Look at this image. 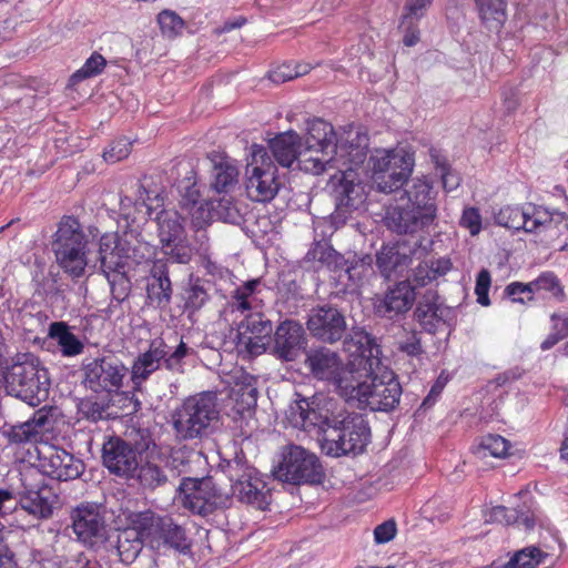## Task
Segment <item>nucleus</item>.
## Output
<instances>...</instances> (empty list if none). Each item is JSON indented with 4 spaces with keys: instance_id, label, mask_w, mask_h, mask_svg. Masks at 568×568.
<instances>
[{
    "instance_id": "1",
    "label": "nucleus",
    "mask_w": 568,
    "mask_h": 568,
    "mask_svg": "<svg viewBox=\"0 0 568 568\" xmlns=\"http://www.w3.org/2000/svg\"><path fill=\"white\" fill-rule=\"evenodd\" d=\"M345 351L352 359L343 363L338 376L331 383L346 400L362 403L368 381L376 368H381V349L375 339L364 329H353L344 341Z\"/></svg>"
},
{
    "instance_id": "2",
    "label": "nucleus",
    "mask_w": 568,
    "mask_h": 568,
    "mask_svg": "<svg viewBox=\"0 0 568 568\" xmlns=\"http://www.w3.org/2000/svg\"><path fill=\"white\" fill-rule=\"evenodd\" d=\"M3 378L8 394L30 406L40 405L49 396L48 369L32 353L16 354L10 363H7Z\"/></svg>"
},
{
    "instance_id": "3",
    "label": "nucleus",
    "mask_w": 568,
    "mask_h": 568,
    "mask_svg": "<svg viewBox=\"0 0 568 568\" xmlns=\"http://www.w3.org/2000/svg\"><path fill=\"white\" fill-rule=\"evenodd\" d=\"M219 419L217 395L214 392H202L186 397L171 416L176 437L184 440L207 436Z\"/></svg>"
},
{
    "instance_id": "4",
    "label": "nucleus",
    "mask_w": 568,
    "mask_h": 568,
    "mask_svg": "<svg viewBox=\"0 0 568 568\" xmlns=\"http://www.w3.org/2000/svg\"><path fill=\"white\" fill-rule=\"evenodd\" d=\"M344 415V405L324 394L301 398L290 405L287 420L295 428L325 435L336 425V419Z\"/></svg>"
},
{
    "instance_id": "5",
    "label": "nucleus",
    "mask_w": 568,
    "mask_h": 568,
    "mask_svg": "<svg viewBox=\"0 0 568 568\" xmlns=\"http://www.w3.org/2000/svg\"><path fill=\"white\" fill-rule=\"evenodd\" d=\"M87 244L79 221L72 216H64L55 232L53 252L58 265L73 278L81 277L85 267L90 266Z\"/></svg>"
},
{
    "instance_id": "6",
    "label": "nucleus",
    "mask_w": 568,
    "mask_h": 568,
    "mask_svg": "<svg viewBox=\"0 0 568 568\" xmlns=\"http://www.w3.org/2000/svg\"><path fill=\"white\" fill-rule=\"evenodd\" d=\"M369 435V427L363 416L348 414L344 408V415L336 419V425L322 436L321 446L325 454L332 457L357 455L368 444Z\"/></svg>"
},
{
    "instance_id": "7",
    "label": "nucleus",
    "mask_w": 568,
    "mask_h": 568,
    "mask_svg": "<svg viewBox=\"0 0 568 568\" xmlns=\"http://www.w3.org/2000/svg\"><path fill=\"white\" fill-rule=\"evenodd\" d=\"M372 181L383 193H392L400 189L414 168L413 154L404 149L376 150L368 161Z\"/></svg>"
},
{
    "instance_id": "8",
    "label": "nucleus",
    "mask_w": 568,
    "mask_h": 568,
    "mask_svg": "<svg viewBox=\"0 0 568 568\" xmlns=\"http://www.w3.org/2000/svg\"><path fill=\"white\" fill-rule=\"evenodd\" d=\"M245 175V189L251 200L267 202L277 194L280 190L277 166L264 146L253 145L252 159L246 165Z\"/></svg>"
},
{
    "instance_id": "9",
    "label": "nucleus",
    "mask_w": 568,
    "mask_h": 568,
    "mask_svg": "<svg viewBox=\"0 0 568 568\" xmlns=\"http://www.w3.org/2000/svg\"><path fill=\"white\" fill-rule=\"evenodd\" d=\"M323 467L317 456L298 445H288L274 469L276 479L293 485L317 484L323 478Z\"/></svg>"
},
{
    "instance_id": "10",
    "label": "nucleus",
    "mask_w": 568,
    "mask_h": 568,
    "mask_svg": "<svg viewBox=\"0 0 568 568\" xmlns=\"http://www.w3.org/2000/svg\"><path fill=\"white\" fill-rule=\"evenodd\" d=\"M135 525L152 548L168 546L181 552L190 549L184 528L170 517H160L152 511H141L135 514Z\"/></svg>"
},
{
    "instance_id": "11",
    "label": "nucleus",
    "mask_w": 568,
    "mask_h": 568,
    "mask_svg": "<svg viewBox=\"0 0 568 568\" xmlns=\"http://www.w3.org/2000/svg\"><path fill=\"white\" fill-rule=\"evenodd\" d=\"M21 489L18 491L21 509L37 519H48L52 516L58 496L44 483L38 470L30 469L21 473Z\"/></svg>"
},
{
    "instance_id": "12",
    "label": "nucleus",
    "mask_w": 568,
    "mask_h": 568,
    "mask_svg": "<svg viewBox=\"0 0 568 568\" xmlns=\"http://www.w3.org/2000/svg\"><path fill=\"white\" fill-rule=\"evenodd\" d=\"M84 384L95 393L118 392L123 386L128 368L113 355L94 358L84 365Z\"/></svg>"
},
{
    "instance_id": "13",
    "label": "nucleus",
    "mask_w": 568,
    "mask_h": 568,
    "mask_svg": "<svg viewBox=\"0 0 568 568\" xmlns=\"http://www.w3.org/2000/svg\"><path fill=\"white\" fill-rule=\"evenodd\" d=\"M39 469L57 480H73L84 471V464L63 448L42 444L37 447Z\"/></svg>"
},
{
    "instance_id": "14",
    "label": "nucleus",
    "mask_w": 568,
    "mask_h": 568,
    "mask_svg": "<svg viewBox=\"0 0 568 568\" xmlns=\"http://www.w3.org/2000/svg\"><path fill=\"white\" fill-rule=\"evenodd\" d=\"M402 387L394 373L381 361V368L372 374L368 381V389L365 390L362 403L373 410H390L398 403Z\"/></svg>"
},
{
    "instance_id": "15",
    "label": "nucleus",
    "mask_w": 568,
    "mask_h": 568,
    "mask_svg": "<svg viewBox=\"0 0 568 568\" xmlns=\"http://www.w3.org/2000/svg\"><path fill=\"white\" fill-rule=\"evenodd\" d=\"M229 470L232 479L236 477L232 485L233 496L242 503L264 510L270 504V489L266 484L253 469H243V465L237 460L229 465Z\"/></svg>"
},
{
    "instance_id": "16",
    "label": "nucleus",
    "mask_w": 568,
    "mask_h": 568,
    "mask_svg": "<svg viewBox=\"0 0 568 568\" xmlns=\"http://www.w3.org/2000/svg\"><path fill=\"white\" fill-rule=\"evenodd\" d=\"M368 135L358 130L345 131L332 148L335 169L354 173V168L363 164L367 158Z\"/></svg>"
},
{
    "instance_id": "17",
    "label": "nucleus",
    "mask_w": 568,
    "mask_h": 568,
    "mask_svg": "<svg viewBox=\"0 0 568 568\" xmlns=\"http://www.w3.org/2000/svg\"><path fill=\"white\" fill-rule=\"evenodd\" d=\"M495 220L504 227L530 233L550 223L552 214L546 207L530 203L524 206L506 205L495 215Z\"/></svg>"
},
{
    "instance_id": "18",
    "label": "nucleus",
    "mask_w": 568,
    "mask_h": 568,
    "mask_svg": "<svg viewBox=\"0 0 568 568\" xmlns=\"http://www.w3.org/2000/svg\"><path fill=\"white\" fill-rule=\"evenodd\" d=\"M180 494L183 506L202 516L213 513L220 501L210 478L184 477L180 485Z\"/></svg>"
},
{
    "instance_id": "19",
    "label": "nucleus",
    "mask_w": 568,
    "mask_h": 568,
    "mask_svg": "<svg viewBox=\"0 0 568 568\" xmlns=\"http://www.w3.org/2000/svg\"><path fill=\"white\" fill-rule=\"evenodd\" d=\"M72 528L78 539L95 545L106 538V524L100 508L95 505H81L72 514Z\"/></svg>"
},
{
    "instance_id": "20",
    "label": "nucleus",
    "mask_w": 568,
    "mask_h": 568,
    "mask_svg": "<svg viewBox=\"0 0 568 568\" xmlns=\"http://www.w3.org/2000/svg\"><path fill=\"white\" fill-rule=\"evenodd\" d=\"M98 253L100 270L106 277L111 273H125V266L131 257V247L128 241L114 233L104 234L100 237Z\"/></svg>"
},
{
    "instance_id": "21",
    "label": "nucleus",
    "mask_w": 568,
    "mask_h": 568,
    "mask_svg": "<svg viewBox=\"0 0 568 568\" xmlns=\"http://www.w3.org/2000/svg\"><path fill=\"white\" fill-rule=\"evenodd\" d=\"M311 334L326 343L339 341L346 329L343 314L335 307L323 306L313 310L307 321Z\"/></svg>"
},
{
    "instance_id": "22",
    "label": "nucleus",
    "mask_w": 568,
    "mask_h": 568,
    "mask_svg": "<svg viewBox=\"0 0 568 568\" xmlns=\"http://www.w3.org/2000/svg\"><path fill=\"white\" fill-rule=\"evenodd\" d=\"M344 361L341 355L328 347L320 346L305 353L303 366L313 379L332 383L342 369Z\"/></svg>"
},
{
    "instance_id": "23",
    "label": "nucleus",
    "mask_w": 568,
    "mask_h": 568,
    "mask_svg": "<svg viewBox=\"0 0 568 568\" xmlns=\"http://www.w3.org/2000/svg\"><path fill=\"white\" fill-rule=\"evenodd\" d=\"M389 205L384 216L385 225L388 230L397 234H413L432 224L430 213H418L415 209L404 202Z\"/></svg>"
},
{
    "instance_id": "24",
    "label": "nucleus",
    "mask_w": 568,
    "mask_h": 568,
    "mask_svg": "<svg viewBox=\"0 0 568 568\" xmlns=\"http://www.w3.org/2000/svg\"><path fill=\"white\" fill-rule=\"evenodd\" d=\"M341 176H334L337 182L333 183V196L335 200L336 219L345 220L347 214L358 209L365 201L364 187L355 182V174L351 172H339Z\"/></svg>"
},
{
    "instance_id": "25",
    "label": "nucleus",
    "mask_w": 568,
    "mask_h": 568,
    "mask_svg": "<svg viewBox=\"0 0 568 568\" xmlns=\"http://www.w3.org/2000/svg\"><path fill=\"white\" fill-rule=\"evenodd\" d=\"M273 353L282 361H295L305 345V331L293 320L282 322L274 333Z\"/></svg>"
},
{
    "instance_id": "26",
    "label": "nucleus",
    "mask_w": 568,
    "mask_h": 568,
    "mask_svg": "<svg viewBox=\"0 0 568 568\" xmlns=\"http://www.w3.org/2000/svg\"><path fill=\"white\" fill-rule=\"evenodd\" d=\"M104 466L118 476L129 477L138 468L135 450L121 438H111L103 445Z\"/></svg>"
},
{
    "instance_id": "27",
    "label": "nucleus",
    "mask_w": 568,
    "mask_h": 568,
    "mask_svg": "<svg viewBox=\"0 0 568 568\" xmlns=\"http://www.w3.org/2000/svg\"><path fill=\"white\" fill-rule=\"evenodd\" d=\"M168 355V346L163 339H153L148 351L141 353L133 362L131 367V381L135 390L141 389V385L156 372L162 361Z\"/></svg>"
},
{
    "instance_id": "28",
    "label": "nucleus",
    "mask_w": 568,
    "mask_h": 568,
    "mask_svg": "<svg viewBox=\"0 0 568 568\" xmlns=\"http://www.w3.org/2000/svg\"><path fill=\"white\" fill-rule=\"evenodd\" d=\"M449 312L450 310L447 306L438 302L437 293L428 291L418 302L414 315L427 333L435 334L446 326Z\"/></svg>"
},
{
    "instance_id": "29",
    "label": "nucleus",
    "mask_w": 568,
    "mask_h": 568,
    "mask_svg": "<svg viewBox=\"0 0 568 568\" xmlns=\"http://www.w3.org/2000/svg\"><path fill=\"white\" fill-rule=\"evenodd\" d=\"M415 298L414 287L408 281H402L386 292L376 310L382 316L392 318L410 310Z\"/></svg>"
},
{
    "instance_id": "30",
    "label": "nucleus",
    "mask_w": 568,
    "mask_h": 568,
    "mask_svg": "<svg viewBox=\"0 0 568 568\" xmlns=\"http://www.w3.org/2000/svg\"><path fill=\"white\" fill-rule=\"evenodd\" d=\"M257 395L255 378L242 375L236 379L229 394L231 409L240 416L251 413L256 406Z\"/></svg>"
},
{
    "instance_id": "31",
    "label": "nucleus",
    "mask_w": 568,
    "mask_h": 568,
    "mask_svg": "<svg viewBox=\"0 0 568 568\" xmlns=\"http://www.w3.org/2000/svg\"><path fill=\"white\" fill-rule=\"evenodd\" d=\"M297 165L306 173L318 175L327 169H335L333 152L328 148L306 144V148L300 151Z\"/></svg>"
},
{
    "instance_id": "32",
    "label": "nucleus",
    "mask_w": 568,
    "mask_h": 568,
    "mask_svg": "<svg viewBox=\"0 0 568 568\" xmlns=\"http://www.w3.org/2000/svg\"><path fill=\"white\" fill-rule=\"evenodd\" d=\"M182 194L180 207L190 215L192 224L196 229H203L211 220V209L209 204L200 199V192L195 183L187 184Z\"/></svg>"
},
{
    "instance_id": "33",
    "label": "nucleus",
    "mask_w": 568,
    "mask_h": 568,
    "mask_svg": "<svg viewBox=\"0 0 568 568\" xmlns=\"http://www.w3.org/2000/svg\"><path fill=\"white\" fill-rule=\"evenodd\" d=\"M301 138L295 131L277 134L270 141V149L274 159L282 166L290 168L298 161Z\"/></svg>"
},
{
    "instance_id": "34",
    "label": "nucleus",
    "mask_w": 568,
    "mask_h": 568,
    "mask_svg": "<svg viewBox=\"0 0 568 568\" xmlns=\"http://www.w3.org/2000/svg\"><path fill=\"white\" fill-rule=\"evenodd\" d=\"M405 203L415 209L422 215L430 213V222L436 217V204L432 196V186L425 180H414L405 191Z\"/></svg>"
},
{
    "instance_id": "35",
    "label": "nucleus",
    "mask_w": 568,
    "mask_h": 568,
    "mask_svg": "<svg viewBox=\"0 0 568 568\" xmlns=\"http://www.w3.org/2000/svg\"><path fill=\"white\" fill-rule=\"evenodd\" d=\"M155 222L161 245L170 246L185 236L182 217L175 210H162L156 214Z\"/></svg>"
},
{
    "instance_id": "36",
    "label": "nucleus",
    "mask_w": 568,
    "mask_h": 568,
    "mask_svg": "<svg viewBox=\"0 0 568 568\" xmlns=\"http://www.w3.org/2000/svg\"><path fill=\"white\" fill-rule=\"evenodd\" d=\"M159 272L154 273L152 281L146 287L148 303L156 308L165 310L172 297V284L164 265L156 266Z\"/></svg>"
},
{
    "instance_id": "37",
    "label": "nucleus",
    "mask_w": 568,
    "mask_h": 568,
    "mask_svg": "<svg viewBox=\"0 0 568 568\" xmlns=\"http://www.w3.org/2000/svg\"><path fill=\"white\" fill-rule=\"evenodd\" d=\"M132 527L122 531L116 541V551L120 560L125 564L132 562L142 550L143 542H146L142 531L135 525V514L131 520Z\"/></svg>"
},
{
    "instance_id": "38",
    "label": "nucleus",
    "mask_w": 568,
    "mask_h": 568,
    "mask_svg": "<svg viewBox=\"0 0 568 568\" xmlns=\"http://www.w3.org/2000/svg\"><path fill=\"white\" fill-rule=\"evenodd\" d=\"M305 260L307 262H318L321 266H325L332 271L345 268L347 273H351V270L346 266L347 262L344 256L326 242L314 243L306 253Z\"/></svg>"
},
{
    "instance_id": "39",
    "label": "nucleus",
    "mask_w": 568,
    "mask_h": 568,
    "mask_svg": "<svg viewBox=\"0 0 568 568\" xmlns=\"http://www.w3.org/2000/svg\"><path fill=\"white\" fill-rule=\"evenodd\" d=\"M203 460L202 455L185 446L171 450L166 460V467L178 476L190 477L194 473V467Z\"/></svg>"
},
{
    "instance_id": "40",
    "label": "nucleus",
    "mask_w": 568,
    "mask_h": 568,
    "mask_svg": "<svg viewBox=\"0 0 568 568\" xmlns=\"http://www.w3.org/2000/svg\"><path fill=\"white\" fill-rule=\"evenodd\" d=\"M475 2L486 28L491 31L500 30L507 18V0H477Z\"/></svg>"
},
{
    "instance_id": "41",
    "label": "nucleus",
    "mask_w": 568,
    "mask_h": 568,
    "mask_svg": "<svg viewBox=\"0 0 568 568\" xmlns=\"http://www.w3.org/2000/svg\"><path fill=\"white\" fill-rule=\"evenodd\" d=\"M49 336L57 341L63 356H75L83 352L82 342L70 332L64 322L51 323Z\"/></svg>"
},
{
    "instance_id": "42",
    "label": "nucleus",
    "mask_w": 568,
    "mask_h": 568,
    "mask_svg": "<svg viewBox=\"0 0 568 568\" xmlns=\"http://www.w3.org/2000/svg\"><path fill=\"white\" fill-rule=\"evenodd\" d=\"M337 139L331 123L322 119H313L307 122L306 144H315L320 148L332 150Z\"/></svg>"
},
{
    "instance_id": "43",
    "label": "nucleus",
    "mask_w": 568,
    "mask_h": 568,
    "mask_svg": "<svg viewBox=\"0 0 568 568\" xmlns=\"http://www.w3.org/2000/svg\"><path fill=\"white\" fill-rule=\"evenodd\" d=\"M509 448L510 444L507 439L500 435L488 434L481 437L474 453L480 459H485L488 456L504 458L508 455Z\"/></svg>"
},
{
    "instance_id": "44",
    "label": "nucleus",
    "mask_w": 568,
    "mask_h": 568,
    "mask_svg": "<svg viewBox=\"0 0 568 568\" xmlns=\"http://www.w3.org/2000/svg\"><path fill=\"white\" fill-rule=\"evenodd\" d=\"M239 170L227 160L214 165L212 186L216 192H229L237 183Z\"/></svg>"
},
{
    "instance_id": "45",
    "label": "nucleus",
    "mask_w": 568,
    "mask_h": 568,
    "mask_svg": "<svg viewBox=\"0 0 568 568\" xmlns=\"http://www.w3.org/2000/svg\"><path fill=\"white\" fill-rule=\"evenodd\" d=\"M260 285V280H252L239 286L233 293V302L231 304L233 311L245 313L256 308L255 291Z\"/></svg>"
},
{
    "instance_id": "46",
    "label": "nucleus",
    "mask_w": 568,
    "mask_h": 568,
    "mask_svg": "<svg viewBox=\"0 0 568 568\" xmlns=\"http://www.w3.org/2000/svg\"><path fill=\"white\" fill-rule=\"evenodd\" d=\"M547 555L536 546L516 551L503 568H535Z\"/></svg>"
},
{
    "instance_id": "47",
    "label": "nucleus",
    "mask_w": 568,
    "mask_h": 568,
    "mask_svg": "<svg viewBox=\"0 0 568 568\" xmlns=\"http://www.w3.org/2000/svg\"><path fill=\"white\" fill-rule=\"evenodd\" d=\"M272 322L261 312H252L239 325V333L271 336Z\"/></svg>"
},
{
    "instance_id": "48",
    "label": "nucleus",
    "mask_w": 568,
    "mask_h": 568,
    "mask_svg": "<svg viewBox=\"0 0 568 568\" xmlns=\"http://www.w3.org/2000/svg\"><path fill=\"white\" fill-rule=\"evenodd\" d=\"M270 336L251 335L239 333L236 347L241 354L254 357L263 354L266 349Z\"/></svg>"
},
{
    "instance_id": "49",
    "label": "nucleus",
    "mask_w": 568,
    "mask_h": 568,
    "mask_svg": "<svg viewBox=\"0 0 568 568\" xmlns=\"http://www.w3.org/2000/svg\"><path fill=\"white\" fill-rule=\"evenodd\" d=\"M139 483L146 488L154 489L166 483L164 471L154 463L146 462L136 468Z\"/></svg>"
},
{
    "instance_id": "50",
    "label": "nucleus",
    "mask_w": 568,
    "mask_h": 568,
    "mask_svg": "<svg viewBox=\"0 0 568 568\" xmlns=\"http://www.w3.org/2000/svg\"><path fill=\"white\" fill-rule=\"evenodd\" d=\"M532 294L540 291L549 292L555 298L562 301L565 297L564 287L552 272L541 273L535 281L530 282Z\"/></svg>"
},
{
    "instance_id": "51",
    "label": "nucleus",
    "mask_w": 568,
    "mask_h": 568,
    "mask_svg": "<svg viewBox=\"0 0 568 568\" xmlns=\"http://www.w3.org/2000/svg\"><path fill=\"white\" fill-rule=\"evenodd\" d=\"M376 264L385 277H390L393 273L402 272L397 270L402 265V256L394 247H383L376 255Z\"/></svg>"
},
{
    "instance_id": "52",
    "label": "nucleus",
    "mask_w": 568,
    "mask_h": 568,
    "mask_svg": "<svg viewBox=\"0 0 568 568\" xmlns=\"http://www.w3.org/2000/svg\"><path fill=\"white\" fill-rule=\"evenodd\" d=\"M158 23L166 38L173 39L178 37L184 29L183 19L171 10H163L158 14Z\"/></svg>"
},
{
    "instance_id": "53",
    "label": "nucleus",
    "mask_w": 568,
    "mask_h": 568,
    "mask_svg": "<svg viewBox=\"0 0 568 568\" xmlns=\"http://www.w3.org/2000/svg\"><path fill=\"white\" fill-rule=\"evenodd\" d=\"M105 65H106L105 59L101 54L94 52L84 62L82 68L79 69L78 71H75L71 75L70 81L72 82V84H75V83H78L82 80H85L88 78L95 77L103 71Z\"/></svg>"
},
{
    "instance_id": "54",
    "label": "nucleus",
    "mask_w": 568,
    "mask_h": 568,
    "mask_svg": "<svg viewBox=\"0 0 568 568\" xmlns=\"http://www.w3.org/2000/svg\"><path fill=\"white\" fill-rule=\"evenodd\" d=\"M185 308L187 311H199L209 300V293L206 288L196 281L192 283L184 293Z\"/></svg>"
},
{
    "instance_id": "55",
    "label": "nucleus",
    "mask_w": 568,
    "mask_h": 568,
    "mask_svg": "<svg viewBox=\"0 0 568 568\" xmlns=\"http://www.w3.org/2000/svg\"><path fill=\"white\" fill-rule=\"evenodd\" d=\"M162 252L168 261L179 264H187L192 258V250L187 245L185 236L182 241L172 242V245H162Z\"/></svg>"
},
{
    "instance_id": "56",
    "label": "nucleus",
    "mask_w": 568,
    "mask_h": 568,
    "mask_svg": "<svg viewBox=\"0 0 568 568\" xmlns=\"http://www.w3.org/2000/svg\"><path fill=\"white\" fill-rule=\"evenodd\" d=\"M8 440L13 444H24L38 440L37 429L28 420L12 426L3 433Z\"/></svg>"
},
{
    "instance_id": "57",
    "label": "nucleus",
    "mask_w": 568,
    "mask_h": 568,
    "mask_svg": "<svg viewBox=\"0 0 568 568\" xmlns=\"http://www.w3.org/2000/svg\"><path fill=\"white\" fill-rule=\"evenodd\" d=\"M131 153V142L126 138H121L112 143L103 152V159L108 163H116L123 159H126Z\"/></svg>"
},
{
    "instance_id": "58",
    "label": "nucleus",
    "mask_w": 568,
    "mask_h": 568,
    "mask_svg": "<svg viewBox=\"0 0 568 568\" xmlns=\"http://www.w3.org/2000/svg\"><path fill=\"white\" fill-rule=\"evenodd\" d=\"M436 174L440 176L443 186L450 192L456 190L460 184L459 175L450 169L446 162L436 160Z\"/></svg>"
},
{
    "instance_id": "59",
    "label": "nucleus",
    "mask_w": 568,
    "mask_h": 568,
    "mask_svg": "<svg viewBox=\"0 0 568 568\" xmlns=\"http://www.w3.org/2000/svg\"><path fill=\"white\" fill-rule=\"evenodd\" d=\"M108 281L111 285V293L114 300L118 302H123L128 296L130 292V281L124 274H114L111 278L108 277Z\"/></svg>"
},
{
    "instance_id": "60",
    "label": "nucleus",
    "mask_w": 568,
    "mask_h": 568,
    "mask_svg": "<svg viewBox=\"0 0 568 568\" xmlns=\"http://www.w3.org/2000/svg\"><path fill=\"white\" fill-rule=\"evenodd\" d=\"M460 225L469 231L471 235H477L481 230V216L475 207L464 210L460 217Z\"/></svg>"
},
{
    "instance_id": "61",
    "label": "nucleus",
    "mask_w": 568,
    "mask_h": 568,
    "mask_svg": "<svg viewBox=\"0 0 568 568\" xmlns=\"http://www.w3.org/2000/svg\"><path fill=\"white\" fill-rule=\"evenodd\" d=\"M489 287L490 274L487 270H481L477 275L475 293L477 295V302L483 306H488L490 304L488 297Z\"/></svg>"
},
{
    "instance_id": "62",
    "label": "nucleus",
    "mask_w": 568,
    "mask_h": 568,
    "mask_svg": "<svg viewBox=\"0 0 568 568\" xmlns=\"http://www.w3.org/2000/svg\"><path fill=\"white\" fill-rule=\"evenodd\" d=\"M486 520L510 525L516 521V510L508 509L504 506H496L490 509Z\"/></svg>"
},
{
    "instance_id": "63",
    "label": "nucleus",
    "mask_w": 568,
    "mask_h": 568,
    "mask_svg": "<svg viewBox=\"0 0 568 568\" xmlns=\"http://www.w3.org/2000/svg\"><path fill=\"white\" fill-rule=\"evenodd\" d=\"M432 1L433 0H407L405 6L406 13L404 14L403 23L408 22V20L412 21L413 19H419Z\"/></svg>"
},
{
    "instance_id": "64",
    "label": "nucleus",
    "mask_w": 568,
    "mask_h": 568,
    "mask_svg": "<svg viewBox=\"0 0 568 568\" xmlns=\"http://www.w3.org/2000/svg\"><path fill=\"white\" fill-rule=\"evenodd\" d=\"M296 78H298V72H295L292 63H283L270 72V80L274 83H284Z\"/></svg>"
}]
</instances>
